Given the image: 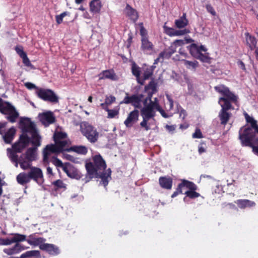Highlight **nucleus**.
Instances as JSON below:
<instances>
[{"instance_id":"e2e57ef3","label":"nucleus","mask_w":258,"mask_h":258,"mask_svg":"<svg viewBox=\"0 0 258 258\" xmlns=\"http://www.w3.org/2000/svg\"><path fill=\"white\" fill-rule=\"evenodd\" d=\"M155 110L158 111L163 117H164V118H168V117H169V116L161 107V106H159V108H157L156 109H155Z\"/></svg>"},{"instance_id":"bb28decb","label":"nucleus","mask_w":258,"mask_h":258,"mask_svg":"<svg viewBox=\"0 0 258 258\" xmlns=\"http://www.w3.org/2000/svg\"><path fill=\"white\" fill-rule=\"evenodd\" d=\"M181 182L178 184L177 188H176V190L173 192L172 194L171 197L172 198H174L177 196L179 194H184V190L186 189V186L185 185H183L185 183V182H191L188 180L185 179H180Z\"/></svg>"},{"instance_id":"1a4fd4ad","label":"nucleus","mask_w":258,"mask_h":258,"mask_svg":"<svg viewBox=\"0 0 258 258\" xmlns=\"http://www.w3.org/2000/svg\"><path fill=\"white\" fill-rule=\"evenodd\" d=\"M37 96L41 99L53 103L58 102V98L54 92L49 89H38L36 92Z\"/></svg>"},{"instance_id":"4d7b16f0","label":"nucleus","mask_w":258,"mask_h":258,"mask_svg":"<svg viewBox=\"0 0 258 258\" xmlns=\"http://www.w3.org/2000/svg\"><path fill=\"white\" fill-rule=\"evenodd\" d=\"M106 111L108 112V117L113 118L118 114V111L115 110L109 109L106 107Z\"/></svg>"},{"instance_id":"dca6fc26","label":"nucleus","mask_w":258,"mask_h":258,"mask_svg":"<svg viewBox=\"0 0 258 258\" xmlns=\"http://www.w3.org/2000/svg\"><path fill=\"white\" fill-rule=\"evenodd\" d=\"M99 80L109 79L111 81H117L118 76L112 69L102 71L99 75Z\"/></svg>"},{"instance_id":"6e6d98bb","label":"nucleus","mask_w":258,"mask_h":258,"mask_svg":"<svg viewBox=\"0 0 258 258\" xmlns=\"http://www.w3.org/2000/svg\"><path fill=\"white\" fill-rule=\"evenodd\" d=\"M23 60V63L25 64V66L28 67H32L33 65L31 63L29 58L28 57L27 54L25 55L23 57H21Z\"/></svg>"},{"instance_id":"13d9d810","label":"nucleus","mask_w":258,"mask_h":258,"mask_svg":"<svg viewBox=\"0 0 258 258\" xmlns=\"http://www.w3.org/2000/svg\"><path fill=\"white\" fill-rule=\"evenodd\" d=\"M15 49L21 57L27 54L23 50V47L22 46H16Z\"/></svg>"},{"instance_id":"3c124183","label":"nucleus","mask_w":258,"mask_h":258,"mask_svg":"<svg viewBox=\"0 0 258 258\" xmlns=\"http://www.w3.org/2000/svg\"><path fill=\"white\" fill-rule=\"evenodd\" d=\"M206 151V144L204 141H201L198 146V152L200 154L205 152Z\"/></svg>"},{"instance_id":"423d86ee","label":"nucleus","mask_w":258,"mask_h":258,"mask_svg":"<svg viewBox=\"0 0 258 258\" xmlns=\"http://www.w3.org/2000/svg\"><path fill=\"white\" fill-rule=\"evenodd\" d=\"M0 112L8 115L6 119L11 123L16 121L19 116V113L15 107L10 102L4 101L0 98Z\"/></svg>"},{"instance_id":"5fc2aeb1","label":"nucleus","mask_w":258,"mask_h":258,"mask_svg":"<svg viewBox=\"0 0 258 258\" xmlns=\"http://www.w3.org/2000/svg\"><path fill=\"white\" fill-rule=\"evenodd\" d=\"M67 15V12L62 13L59 15L55 16L56 22L58 24H60L62 22L63 18Z\"/></svg>"},{"instance_id":"864d4df0","label":"nucleus","mask_w":258,"mask_h":258,"mask_svg":"<svg viewBox=\"0 0 258 258\" xmlns=\"http://www.w3.org/2000/svg\"><path fill=\"white\" fill-rule=\"evenodd\" d=\"M192 137L195 139H201L203 137L201 130L199 128L196 129L195 132L192 134Z\"/></svg>"},{"instance_id":"f8f14e48","label":"nucleus","mask_w":258,"mask_h":258,"mask_svg":"<svg viewBox=\"0 0 258 258\" xmlns=\"http://www.w3.org/2000/svg\"><path fill=\"white\" fill-rule=\"evenodd\" d=\"M30 143V138L27 134L23 133L20 136L18 140L12 145V148L20 153L28 146Z\"/></svg>"},{"instance_id":"a19ab883","label":"nucleus","mask_w":258,"mask_h":258,"mask_svg":"<svg viewBox=\"0 0 258 258\" xmlns=\"http://www.w3.org/2000/svg\"><path fill=\"white\" fill-rule=\"evenodd\" d=\"M247 45L249 46L250 49H253L255 48L256 44V40L254 37L251 35H247L246 38Z\"/></svg>"},{"instance_id":"c756f323","label":"nucleus","mask_w":258,"mask_h":258,"mask_svg":"<svg viewBox=\"0 0 258 258\" xmlns=\"http://www.w3.org/2000/svg\"><path fill=\"white\" fill-rule=\"evenodd\" d=\"M89 6L90 11L93 14L99 13L102 6L100 0H92Z\"/></svg>"},{"instance_id":"0e129e2a","label":"nucleus","mask_w":258,"mask_h":258,"mask_svg":"<svg viewBox=\"0 0 258 258\" xmlns=\"http://www.w3.org/2000/svg\"><path fill=\"white\" fill-rule=\"evenodd\" d=\"M172 43L177 47L178 46H181L184 45L185 44V41L183 40H176Z\"/></svg>"},{"instance_id":"9b49d317","label":"nucleus","mask_w":258,"mask_h":258,"mask_svg":"<svg viewBox=\"0 0 258 258\" xmlns=\"http://www.w3.org/2000/svg\"><path fill=\"white\" fill-rule=\"evenodd\" d=\"M28 169H29L28 173L30 180H33L39 185H42L44 182V178L41 169L31 165Z\"/></svg>"},{"instance_id":"e433bc0d","label":"nucleus","mask_w":258,"mask_h":258,"mask_svg":"<svg viewBox=\"0 0 258 258\" xmlns=\"http://www.w3.org/2000/svg\"><path fill=\"white\" fill-rule=\"evenodd\" d=\"M154 68L152 66L148 68L144 71L143 77H141V80L143 81V85L145 84V81L149 79L153 74Z\"/></svg>"},{"instance_id":"412c9836","label":"nucleus","mask_w":258,"mask_h":258,"mask_svg":"<svg viewBox=\"0 0 258 258\" xmlns=\"http://www.w3.org/2000/svg\"><path fill=\"white\" fill-rule=\"evenodd\" d=\"M145 91L147 92L148 99H151L153 95L158 91L157 83L153 80L151 81L145 87Z\"/></svg>"},{"instance_id":"f704fd0d","label":"nucleus","mask_w":258,"mask_h":258,"mask_svg":"<svg viewBox=\"0 0 258 258\" xmlns=\"http://www.w3.org/2000/svg\"><path fill=\"white\" fill-rule=\"evenodd\" d=\"M68 150H71L76 152L78 154H81L83 155H85L87 154L88 152L87 148L85 146H75L71 147Z\"/></svg>"},{"instance_id":"f3484780","label":"nucleus","mask_w":258,"mask_h":258,"mask_svg":"<svg viewBox=\"0 0 258 258\" xmlns=\"http://www.w3.org/2000/svg\"><path fill=\"white\" fill-rule=\"evenodd\" d=\"M159 184L163 189L170 190L173 184V179L170 176H161L159 178Z\"/></svg>"},{"instance_id":"2eb2a0df","label":"nucleus","mask_w":258,"mask_h":258,"mask_svg":"<svg viewBox=\"0 0 258 258\" xmlns=\"http://www.w3.org/2000/svg\"><path fill=\"white\" fill-rule=\"evenodd\" d=\"M139 116V111L134 109L128 114L126 119L124 121V124L127 127H132L133 124L138 120Z\"/></svg>"},{"instance_id":"b1692460","label":"nucleus","mask_w":258,"mask_h":258,"mask_svg":"<svg viewBox=\"0 0 258 258\" xmlns=\"http://www.w3.org/2000/svg\"><path fill=\"white\" fill-rule=\"evenodd\" d=\"M111 171L110 168H108L105 172H102L101 173L95 175V177L94 178L101 179V183L103 185L104 187H106L108 183V178L110 177Z\"/></svg>"},{"instance_id":"8fccbe9b","label":"nucleus","mask_w":258,"mask_h":258,"mask_svg":"<svg viewBox=\"0 0 258 258\" xmlns=\"http://www.w3.org/2000/svg\"><path fill=\"white\" fill-rule=\"evenodd\" d=\"M165 32L166 34L170 36H174L175 30L173 28L168 27L165 25L163 26Z\"/></svg>"},{"instance_id":"09e8293b","label":"nucleus","mask_w":258,"mask_h":258,"mask_svg":"<svg viewBox=\"0 0 258 258\" xmlns=\"http://www.w3.org/2000/svg\"><path fill=\"white\" fill-rule=\"evenodd\" d=\"M171 55L172 54L170 53V51H169L168 49L164 50L159 53V56L160 57H161L162 59L164 58H169Z\"/></svg>"},{"instance_id":"052dcab7","label":"nucleus","mask_w":258,"mask_h":258,"mask_svg":"<svg viewBox=\"0 0 258 258\" xmlns=\"http://www.w3.org/2000/svg\"><path fill=\"white\" fill-rule=\"evenodd\" d=\"M206 8L207 11L210 13L212 15L215 16L216 15V13L214 8L210 4L206 5Z\"/></svg>"},{"instance_id":"a878e982","label":"nucleus","mask_w":258,"mask_h":258,"mask_svg":"<svg viewBox=\"0 0 258 258\" xmlns=\"http://www.w3.org/2000/svg\"><path fill=\"white\" fill-rule=\"evenodd\" d=\"M25 249L24 246L20 243H16L13 247L9 248H5L4 252L8 255H13L19 253L22 250Z\"/></svg>"},{"instance_id":"39448f33","label":"nucleus","mask_w":258,"mask_h":258,"mask_svg":"<svg viewBox=\"0 0 258 258\" xmlns=\"http://www.w3.org/2000/svg\"><path fill=\"white\" fill-rule=\"evenodd\" d=\"M20 123L24 126L23 129L24 132L30 133L31 135L30 143L33 145V147H36L37 149V148L41 145V137L37 132L34 123L31 121L29 118L24 117L21 118Z\"/></svg>"},{"instance_id":"7c9ffc66","label":"nucleus","mask_w":258,"mask_h":258,"mask_svg":"<svg viewBox=\"0 0 258 258\" xmlns=\"http://www.w3.org/2000/svg\"><path fill=\"white\" fill-rule=\"evenodd\" d=\"M141 68H140L135 62L132 64V73L133 75L136 77L137 82L143 85V81L141 80Z\"/></svg>"},{"instance_id":"680f3d73","label":"nucleus","mask_w":258,"mask_h":258,"mask_svg":"<svg viewBox=\"0 0 258 258\" xmlns=\"http://www.w3.org/2000/svg\"><path fill=\"white\" fill-rule=\"evenodd\" d=\"M115 97L113 96L110 95L109 96H106L105 99L106 103L108 104V105H110L115 101Z\"/></svg>"},{"instance_id":"603ef678","label":"nucleus","mask_w":258,"mask_h":258,"mask_svg":"<svg viewBox=\"0 0 258 258\" xmlns=\"http://www.w3.org/2000/svg\"><path fill=\"white\" fill-rule=\"evenodd\" d=\"M52 162L56 166L61 167L62 169L63 167L67 166V165H64L61 161L56 157L53 158Z\"/></svg>"},{"instance_id":"774afa93","label":"nucleus","mask_w":258,"mask_h":258,"mask_svg":"<svg viewBox=\"0 0 258 258\" xmlns=\"http://www.w3.org/2000/svg\"><path fill=\"white\" fill-rule=\"evenodd\" d=\"M177 47L174 45L173 43L168 48L169 51H170V53L172 55L176 51Z\"/></svg>"},{"instance_id":"473e14b6","label":"nucleus","mask_w":258,"mask_h":258,"mask_svg":"<svg viewBox=\"0 0 258 258\" xmlns=\"http://www.w3.org/2000/svg\"><path fill=\"white\" fill-rule=\"evenodd\" d=\"M188 23V20L186 18V14L183 13L182 16L179 19L175 21V26L179 29L183 28L186 27Z\"/></svg>"},{"instance_id":"79ce46f5","label":"nucleus","mask_w":258,"mask_h":258,"mask_svg":"<svg viewBox=\"0 0 258 258\" xmlns=\"http://www.w3.org/2000/svg\"><path fill=\"white\" fill-rule=\"evenodd\" d=\"M244 115L245 117V119L246 120V121L250 123L251 125V127L252 130L253 128L256 127L257 125V121L254 118H253L252 117L250 116L246 112L244 113Z\"/></svg>"},{"instance_id":"a211bd4d","label":"nucleus","mask_w":258,"mask_h":258,"mask_svg":"<svg viewBox=\"0 0 258 258\" xmlns=\"http://www.w3.org/2000/svg\"><path fill=\"white\" fill-rule=\"evenodd\" d=\"M40 119L42 124L45 125H48L53 123L55 120V117L52 112L49 111L43 113L39 115Z\"/></svg>"},{"instance_id":"6e6552de","label":"nucleus","mask_w":258,"mask_h":258,"mask_svg":"<svg viewBox=\"0 0 258 258\" xmlns=\"http://www.w3.org/2000/svg\"><path fill=\"white\" fill-rule=\"evenodd\" d=\"M82 135L91 143L96 142L99 138V133L96 129L87 122H83L80 125Z\"/></svg>"},{"instance_id":"5701e85b","label":"nucleus","mask_w":258,"mask_h":258,"mask_svg":"<svg viewBox=\"0 0 258 258\" xmlns=\"http://www.w3.org/2000/svg\"><path fill=\"white\" fill-rule=\"evenodd\" d=\"M26 241L31 245L40 246L43 245L46 241V239L43 237H36L33 234L29 236L28 238L26 239Z\"/></svg>"},{"instance_id":"37998d69","label":"nucleus","mask_w":258,"mask_h":258,"mask_svg":"<svg viewBox=\"0 0 258 258\" xmlns=\"http://www.w3.org/2000/svg\"><path fill=\"white\" fill-rule=\"evenodd\" d=\"M66 137L67 135L64 133L61 132H55L53 135V140L54 142H56L59 141L61 139L66 138Z\"/></svg>"},{"instance_id":"de8ad7c7","label":"nucleus","mask_w":258,"mask_h":258,"mask_svg":"<svg viewBox=\"0 0 258 258\" xmlns=\"http://www.w3.org/2000/svg\"><path fill=\"white\" fill-rule=\"evenodd\" d=\"M52 184L57 188H66V185L60 179L56 180L52 182Z\"/></svg>"},{"instance_id":"cd10ccee","label":"nucleus","mask_w":258,"mask_h":258,"mask_svg":"<svg viewBox=\"0 0 258 258\" xmlns=\"http://www.w3.org/2000/svg\"><path fill=\"white\" fill-rule=\"evenodd\" d=\"M16 179L19 184L23 186L29 183L31 181L29 177L28 172L27 173L21 172L17 176Z\"/></svg>"},{"instance_id":"c03bdc74","label":"nucleus","mask_w":258,"mask_h":258,"mask_svg":"<svg viewBox=\"0 0 258 258\" xmlns=\"http://www.w3.org/2000/svg\"><path fill=\"white\" fill-rule=\"evenodd\" d=\"M67 143L66 141H59L55 142V145L59 153L62 152L64 150V148Z\"/></svg>"},{"instance_id":"4c0bfd02","label":"nucleus","mask_w":258,"mask_h":258,"mask_svg":"<svg viewBox=\"0 0 258 258\" xmlns=\"http://www.w3.org/2000/svg\"><path fill=\"white\" fill-rule=\"evenodd\" d=\"M63 171L71 178H75L78 174L77 171L71 166L63 167Z\"/></svg>"},{"instance_id":"49530a36","label":"nucleus","mask_w":258,"mask_h":258,"mask_svg":"<svg viewBox=\"0 0 258 258\" xmlns=\"http://www.w3.org/2000/svg\"><path fill=\"white\" fill-rule=\"evenodd\" d=\"M139 25L140 26V33L142 38H148L147 31L144 28L143 23H141Z\"/></svg>"},{"instance_id":"58836bf2","label":"nucleus","mask_w":258,"mask_h":258,"mask_svg":"<svg viewBox=\"0 0 258 258\" xmlns=\"http://www.w3.org/2000/svg\"><path fill=\"white\" fill-rule=\"evenodd\" d=\"M187 48L189 50L190 54L195 58H196L200 53L198 46L196 44H191L190 45L187 46Z\"/></svg>"},{"instance_id":"0eeeda50","label":"nucleus","mask_w":258,"mask_h":258,"mask_svg":"<svg viewBox=\"0 0 258 258\" xmlns=\"http://www.w3.org/2000/svg\"><path fill=\"white\" fill-rule=\"evenodd\" d=\"M36 147H31L27 150L25 154L20 156L19 164L22 169H28V168L32 165V162L36 160Z\"/></svg>"},{"instance_id":"a18cd8bd","label":"nucleus","mask_w":258,"mask_h":258,"mask_svg":"<svg viewBox=\"0 0 258 258\" xmlns=\"http://www.w3.org/2000/svg\"><path fill=\"white\" fill-rule=\"evenodd\" d=\"M196 58L204 62L210 63L211 62V58L208 55L204 54L202 53H200Z\"/></svg>"},{"instance_id":"72a5a7b5","label":"nucleus","mask_w":258,"mask_h":258,"mask_svg":"<svg viewBox=\"0 0 258 258\" xmlns=\"http://www.w3.org/2000/svg\"><path fill=\"white\" fill-rule=\"evenodd\" d=\"M13 236L11 238L12 244L13 243H19V242L26 241V236L25 235L19 233H12Z\"/></svg>"},{"instance_id":"c9c22d12","label":"nucleus","mask_w":258,"mask_h":258,"mask_svg":"<svg viewBox=\"0 0 258 258\" xmlns=\"http://www.w3.org/2000/svg\"><path fill=\"white\" fill-rule=\"evenodd\" d=\"M182 61H183L184 64L186 68L190 70L195 71L199 66V62L197 60L189 61L185 59H182Z\"/></svg>"},{"instance_id":"2f4dec72","label":"nucleus","mask_w":258,"mask_h":258,"mask_svg":"<svg viewBox=\"0 0 258 258\" xmlns=\"http://www.w3.org/2000/svg\"><path fill=\"white\" fill-rule=\"evenodd\" d=\"M238 207L240 209H244L247 207L254 206L255 204L254 202L248 200H238L235 201Z\"/></svg>"},{"instance_id":"bf43d9fd","label":"nucleus","mask_w":258,"mask_h":258,"mask_svg":"<svg viewBox=\"0 0 258 258\" xmlns=\"http://www.w3.org/2000/svg\"><path fill=\"white\" fill-rule=\"evenodd\" d=\"M11 244V239L0 238V245H9Z\"/></svg>"},{"instance_id":"aec40b11","label":"nucleus","mask_w":258,"mask_h":258,"mask_svg":"<svg viewBox=\"0 0 258 258\" xmlns=\"http://www.w3.org/2000/svg\"><path fill=\"white\" fill-rule=\"evenodd\" d=\"M141 50L146 54H151L154 49V45L148 38H141Z\"/></svg>"},{"instance_id":"c85d7f7f","label":"nucleus","mask_w":258,"mask_h":258,"mask_svg":"<svg viewBox=\"0 0 258 258\" xmlns=\"http://www.w3.org/2000/svg\"><path fill=\"white\" fill-rule=\"evenodd\" d=\"M7 152L8 156L10 159L11 161L15 163V165L16 167L18 166V163H19V157H18L17 153H19L17 150L13 149V148L7 149Z\"/></svg>"},{"instance_id":"69168bd1","label":"nucleus","mask_w":258,"mask_h":258,"mask_svg":"<svg viewBox=\"0 0 258 258\" xmlns=\"http://www.w3.org/2000/svg\"><path fill=\"white\" fill-rule=\"evenodd\" d=\"M25 86L28 89H38L34 84L30 82L26 83Z\"/></svg>"},{"instance_id":"7ed1b4c3","label":"nucleus","mask_w":258,"mask_h":258,"mask_svg":"<svg viewBox=\"0 0 258 258\" xmlns=\"http://www.w3.org/2000/svg\"><path fill=\"white\" fill-rule=\"evenodd\" d=\"M106 168V162L100 154L93 156V162L90 161L85 164V168L87 171L86 181H89L95 177V175L104 172Z\"/></svg>"},{"instance_id":"4be33fe9","label":"nucleus","mask_w":258,"mask_h":258,"mask_svg":"<svg viewBox=\"0 0 258 258\" xmlns=\"http://www.w3.org/2000/svg\"><path fill=\"white\" fill-rule=\"evenodd\" d=\"M57 153L59 152L55 144L47 145L43 151L44 161H47L51 154Z\"/></svg>"},{"instance_id":"ddd939ff","label":"nucleus","mask_w":258,"mask_h":258,"mask_svg":"<svg viewBox=\"0 0 258 258\" xmlns=\"http://www.w3.org/2000/svg\"><path fill=\"white\" fill-rule=\"evenodd\" d=\"M183 185L186 186L187 190L184 191V194L186 195L183 198V201L185 202L186 198L188 197L191 199H194L200 197V194L196 191L198 189L197 185L193 182H186Z\"/></svg>"},{"instance_id":"ea45409f","label":"nucleus","mask_w":258,"mask_h":258,"mask_svg":"<svg viewBox=\"0 0 258 258\" xmlns=\"http://www.w3.org/2000/svg\"><path fill=\"white\" fill-rule=\"evenodd\" d=\"M40 252L39 250H30L25 252L21 255V258L31 257L33 256L39 257Z\"/></svg>"},{"instance_id":"f03ea898","label":"nucleus","mask_w":258,"mask_h":258,"mask_svg":"<svg viewBox=\"0 0 258 258\" xmlns=\"http://www.w3.org/2000/svg\"><path fill=\"white\" fill-rule=\"evenodd\" d=\"M143 103L144 106L141 109V115L143 117V120L140 123V126L146 131H148L150 130V127L148 122L150 119H154L156 115L155 109L159 108L160 105L157 98H155L154 100H152V98L148 99V96L144 99Z\"/></svg>"},{"instance_id":"4468645a","label":"nucleus","mask_w":258,"mask_h":258,"mask_svg":"<svg viewBox=\"0 0 258 258\" xmlns=\"http://www.w3.org/2000/svg\"><path fill=\"white\" fill-rule=\"evenodd\" d=\"M40 249L52 256L57 255L60 252V249L57 246L53 244L45 243V242L43 245L40 246Z\"/></svg>"},{"instance_id":"338daca9","label":"nucleus","mask_w":258,"mask_h":258,"mask_svg":"<svg viewBox=\"0 0 258 258\" xmlns=\"http://www.w3.org/2000/svg\"><path fill=\"white\" fill-rule=\"evenodd\" d=\"M187 33L186 30H175V33H174V36H179V35H183Z\"/></svg>"},{"instance_id":"9d476101","label":"nucleus","mask_w":258,"mask_h":258,"mask_svg":"<svg viewBox=\"0 0 258 258\" xmlns=\"http://www.w3.org/2000/svg\"><path fill=\"white\" fill-rule=\"evenodd\" d=\"M144 95L142 94H133L129 95L128 93H125V96L120 104H131L135 108H142L141 102L143 101Z\"/></svg>"},{"instance_id":"393cba45","label":"nucleus","mask_w":258,"mask_h":258,"mask_svg":"<svg viewBox=\"0 0 258 258\" xmlns=\"http://www.w3.org/2000/svg\"><path fill=\"white\" fill-rule=\"evenodd\" d=\"M16 130L14 126L10 128L7 132H5L3 135V139L7 144H11L16 135Z\"/></svg>"},{"instance_id":"f257e3e1","label":"nucleus","mask_w":258,"mask_h":258,"mask_svg":"<svg viewBox=\"0 0 258 258\" xmlns=\"http://www.w3.org/2000/svg\"><path fill=\"white\" fill-rule=\"evenodd\" d=\"M214 89L221 95L218 100V104L221 107L218 117L220 123L225 125L232 116V113L229 110L234 109L232 104L236 105L238 103V97L224 85L216 86Z\"/></svg>"},{"instance_id":"6ab92c4d","label":"nucleus","mask_w":258,"mask_h":258,"mask_svg":"<svg viewBox=\"0 0 258 258\" xmlns=\"http://www.w3.org/2000/svg\"><path fill=\"white\" fill-rule=\"evenodd\" d=\"M124 13L126 17H128L134 22H135L139 18L137 11L128 4L126 5L125 8L124 10Z\"/></svg>"},{"instance_id":"20e7f679","label":"nucleus","mask_w":258,"mask_h":258,"mask_svg":"<svg viewBox=\"0 0 258 258\" xmlns=\"http://www.w3.org/2000/svg\"><path fill=\"white\" fill-rule=\"evenodd\" d=\"M239 139L242 147H249L253 150V147H258V137L250 127L245 128L239 131Z\"/></svg>"}]
</instances>
